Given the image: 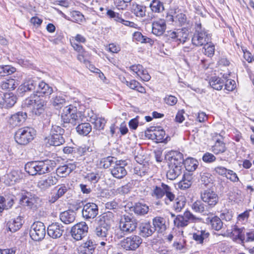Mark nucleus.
Segmentation results:
<instances>
[{"mask_svg":"<svg viewBox=\"0 0 254 254\" xmlns=\"http://www.w3.org/2000/svg\"><path fill=\"white\" fill-rule=\"evenodd\" d=\"M56 165L54 161L50 160L31 161L25 164V170L30 175H41L52 171Z\"/></svg>","mask_w":254,"mask_h":254,"instance_id":"f257e3e1","label":"nucleus"},{"mask_svg":"<svg viewBox=\"0 0 254 254\" xmlns=\"http://www.w3.org/2000/svg\"><path fill=\"white\" fill-rule=\"evenodd\" d=\"M150 193L152 197L157 199L162 198L165 195L164 201L167 205H169L175 198V194L172 188L163 183L160 185L152 186Z\"/></svg>","mask_w":254,"mask_h":254,"instance_id":"f03ea898","label":"nucleus"},{"mask_svg":"<svg viewBox=\"0 0 254 254\" xmlns=\"http://www.w3.org/2000/svg\"><path fill=\"white\" fill-rule=\"evenodd\" d=\"M84 116L81 112L77 111L76 107L69 105L65 107L62 114V119L65 123H70L73 126L83 121Z\"/></svg>","mask_w":254,"mask_h":254,"instance_id":"7ed1b4c3","label":"nucleus"},{"mask_svg":"<svg viewBox=\"0 0 254 254\" xmlns=\"http://www.w3.org/2000/svg\"><path fill=\"white\" fill-rule=\"evenodd\" d=\"M46 105L45 100L40 95L33 94L26 98L23 105L27 107H32V112L33 114L40 116L44 112Z\"/></svg>","mask_w":254,"mask_h":254,"instance_id":"20e7f679","label":"nucleus"},{"mask_svg":"<svg viewBox=\"0 0 254 254\" xmlns=\"http://www.w3.org/2000/svg\"><path fill=\"white\" fill-rule=\"evenodd\" d=\"M210 39V35L201 26L200 22L195 24V33L192 38V43L196 46H202L207 43Z\"/></svg>","mask_w":254,"mask_h":254,"instance_id":"39448f33","label":"nucleus"},{"mask_svg":"<svg viewBox=\"0 0 254 254\" xmlns=\"http://www.w3.org/2000/svg\"><path fill=\"white\" fill-rule=\"evenodd\" d=\"M35 130L29 127L18 129L15 134V141L19 144L26 145L31 142L35 135Z\"/></svg>","mask_w":254,"mask_h":254,"instance_id":"423d86ee","label":"nucleus"},{"mask_svg":"<svg viewBox=\"0 0 254 254\" xmlns=\"http://www.w3.org/2000/svg\"><path fill=\"white\" fill-rule=\"evenodd\" d=\"M64 133V129L57 125L52 127L50 134L47 138V143L50 145L59 146L65 142L63 135Z\"/></svg>","mask_w":254,"mask_h":254,"instance_id":"0eeeda50","label":"nucleus"},{"mask_svg":"<svg viewBox=\"0 0 254 254\" xmlns=\"http://www.w3.org/2000/svg\"><path fill=\"white\" fill-rule=\"evenodd\" d=\"M137 225V222L136 219L125 215L121 219L119 227L125 235H127L135 230Z\"/></svg>","mask_w":254,"mask_h":254,"instance_id":"6e6552de","label":"nucleus"},{"mask_svg":"<svg viewBox=\"0 0 254 254\" xmlns=\"http://www.w3.org/2000/svg\"><path fill=\"white\" fill-rule=\"evenodd\" d=\"M200 197L209 209L214 207L219 201L217 194L210 189L201 191L200 193Z\"/></svg>","mask_w":254,"mask_h":254,"instance_id":"1a4fd4ad","label":"nucleus"},{"mask_svg":"<svg viewBox=\"0 0 254 254\" xmlns=\"http://www.w3.org/2000/svg\"><path fill=\"white\" fill-rule=\"evenodd\" d=\"M20 201L21 204L33 209L39 205L41 201L40 199L35 194L27 191L21 193Z\"/></svg>","mask_w":254,"mask_h":254,"instance_id":"9d476101","label":"nucleus"},{"mask_svg":"<svg viewBox=\"0 0 254 254\" xmlns=\"http://www.w3.org/2000/svg\"><path fill=\"white\" fill-rule=\"evenodd\" d=\"M142 242V239L137 235H131L121 242V247L127 251L136 250Z\"/></svg>","mask_w":254,"mask_h":254,"instance_id":"9b49d317","label":"nucleus"},{"mask_svg":"<svg viewBox=\"0 0 254 254\" xmlns=\"http://www.w3.org/2000/svg\"><path fill=\"white\" fill-rule=\"evenodd\" d=\"M30 235L35 241L43 239L46 235V227L44 223L40 221L34 222L32 225Z\"/></svg>","mask_w":254,"mask_h":254,"instance_id":"f8f14e48","label":"nucleus"},{"mask_svg":"<svg viewBox=\"0 0 254 254\" xmlns=\"http://www.w3.org/2000/svg\"><path fill=\"white\" fill-rule=\"evenodd\" d=\"M169 39L173 42L184 43L188 40L189 32L186 28L178 29L175 31H170L168 32Z\"/></svg>","mask_w":254,"mask_h":254,"instance_id":"ddd939ff","label":"nucleus"},{"mask_svg":"<svg viewBox=\"0 0 254 254\" xmlns=\"http://www.w3.org/2000/svg\"><path fill=\"white\" fill-rule=\"evenodd\" d=\"M127 165L125 160H116L115 164L110 169L112 175L118 179L123 178L127 174V171L125 168Z\"/></svg>","mask_w":254,"mask_h":254,"instance_id":"4468645a","label":"nucleus"},{"mask_svg":"<svg viewBox=\"0 0 254 254\" xmlns=\"http://www.w3.org/2000/svg\"><path fill=\"white\" fill-rule=\"evenodd\" d=\"M194 232L192 234V239L195 241L196 244L203 245L210 236L209 233L205 228L195 224L193 226Z\"/></svg>","mask_w":254,"mask_h":254,"instance_id":"2eb2a0df","label":"nucleus"},{"mask_svg":"<svg viewBox=\"0 0 254 254\" xmlns=\"http://www.w3.org/2000/svg\"><path fill=\"white\" fill-rule=\"evenodd\" d=\"M88 230V225L85 222H82L76 224L72 227L71 234L74 239L79 241L87 235Z\"/></svg>","mask_w":254,"mask_h":254,"instance_id":"dca6fc26","label":"nucleus"},{"mask_svg":"<svg viewBox=\"0 0 254 254\" xmlns=\"http://www.w3.org/2000/svg\"><path fill=\"white\" fill-rule=\"evenodd\" d=\"M145 133L147 137L157 143L164 142L168 138V136H166L165 131L162 129L154 128L153 130L148 129Z\"/></svg>","mask_w":254,"mask_h":254,"instance_id":"f3484780","label":"nucleus"},{"mask_svg":"<svg viewBox=\"0 0 254 254\" xmlns=\"http://www.w3.org/2000/svg\"><path fill=\"white\" fill-rule=\"evenodd\" d=\"M227 232L233 241H239L240 244L245 246V229L244 227L239 228L237 225H234L231 230H227Z\"/></svg>","mask_w":254,"mask_h":254,"instance_id":"a211bd4d","label":"nucleus"},{"mask_svg":"<svg viewBox=\"0 0 254 254\" xmlns=\"http://www.w3.org/2000/svg\"><path fill=\"white\" fill-rule=\"evenodd\" d=\"M58 182V179L55 176L48 175L44 176L38 181V187L42 190H47Z\"/></svg>","mask_w":254,"mask_h":254,"instance_id":"6ab92c4d","label":"nucleus"},{"mask_svg":"<svg viewBox=\"0 0 254 254\" xmlns=\"http://www.w3.org/2000/svg\"><path fill=\"white\" fill-rule=\"evenodd\" d=\"M82 213L85 219H93L98 213V207L94 203H87L83 205Z\"/></svg>","mask_w":254,"mask_h":254,"instance_id":"aec40b11","label":"nucleus"},{"mask_svg":"<svg viewBox=\"0 0 254 254\" xmlns=\"http://www.w3.org/2000/svg\"><path fill=\"white\" fill-rule=\"evenodd\" d=\"M64 232L63 226L58 223L55 222L49 225L47 228L48 235L53 239L60 238Z\"/></svg>","mask_w":254,"mask_h":254,"instance_id":"412c9836","label":"nucleus"},{"mask_svg":"<svg viewBox=\"0 0 254 254\" xmlns=\"http://www.w3.org/2000/svg\"><path fill=\"white\" fill-rule=\"evenodd\" d=\"M27 117V115L26 112H18L11 116L8 120V123L12 127H15L24 123Z\"/></svg>","mask_w":254,"mask_h":254,"instance_id":"4be33fe9","label":"nucleus"},{"mask_svg":"<svg viewBox=\"0 0 254 254\" xmlns=\"http://www.w3.org/2000/svg\"><path fill=\"white\" fill-rule=\"evenodd\" d=\"M166 29V22L164 19L154 21L152 23V32L156 36L163 35Z\"/></svg>","mask_w":254,"mask_h":254,"instance_id":"5701e85b","label":"nucleus"},{"mask_svg":"<svg viewBox=\"0 0 254 254\" xmlns=\"http://www.w3.org/2000/svg\"><path fill=\"white\" fill-rule=\"evenodd\" d=\"M152 224L155 231H156L159 233H162L167 229L166 221L163 217H155L152 219Z\"/></svg>","mask_w":254,"mask_h":254,"instance_id":"b1692460","label":"nucleus"},{"mask_svg":"<svg viewBox=\"0 0 254 254\" xmlns=\"http://www.w3.org/2000/svg\"><path fill=\"white\" fill-rule=\"evenodd\" d=\"M171 155L169 159V165H175L176 166L183 167L184 164V159L183 154L178 151H172L170 153Z\"/></svg>","mask_w":254,"mask_h":254,"instance_id":"393cba45","label":"nucleus"},{"mask_svg":"<svg viewBox=\"0 0 254 254\" xmlns=\"http://www.w3.org/2000/svg\"><path fill=\"white\" fill-rule=\"evenodd\" d=\"M76 168L75 163H68L60 166L56 170V173L60 177H65Z\"/></svg>","mask_w":254,"mask_h":254,"instance_id":"a878e982","label":"nucleus"},{"mask_svg":"<svg viewBox=\"0 0 254 254\" xmlns=\"http://www.w3.org/2000/svg\"><path fill=\"white\" fill-rule=\"evenodd\" d=\"M95 247L94 242L91 240H88L79 247L78 253L79 254H92Z\"/></svg>","mask_w":254,"mask_h":254,"instance_id":"bb28decb","label":"nucleus"},{"mask_svg":"<svg viewBox=\"0 0 254 254\" xmlns=\"http://www.w3.org/2000/svg\"><path fill=\"white\" fill-rule=\"evenodd\" d=\"M53 92V88L48 84L43 81H39L36 88V94H39L41 96H49Z\"/></svg>","mask_w":254,"mask_h":254,"instance_id":"cd10ccee","label":"nucleus"},{"mask_svg":"<svg viewBox=\"0 0 254 254\" xmlns=\"http://www.w3.org/2000/svg\"><path fill=\"white\" fill-rule=\"evenodd\" d=\"M169 170L167 172L166 176L167 179L170 180H175L182 173L183 167L176 166L168 164Z\"/></svg>","mask_w":254,"mask_h":254,"instance_id":"c85d7f7f","label":"nucleus"},{"mask_svg":"<svg viewBox=\"0 0 254 254\" xmlns=\"http://www.w3.org/2000/svg\"><path fill=\"white\" fill-rule=\"evenodd\" d=\"M61 220L65 224L73 223L76 219V213L72 210H67L62 212L60 214Z\"/></svg>","mask_w":254,"mask_h":254,"instance_id":"c756f323","label":"nucleus"},{"mask_svg":"<svg viewBox=\"0 0 254 254\" xmlns=\"http://www.w3.org/2000/svg\"><path fill=\"white\" fill-rule=\"evenodd\" d=\"M154 232V229L150 222L142 223L139 226V235L142 237L151 236Z\"/></svg>","mask_w":254,"mask_h":254,"instance_id":"7c9ffc66","label":"nucleus"},{"mask_svg":"<svg viewBox=\"0 0 254 254\" xmlns=\"http://www.w3.org/2000/svg\"><path fill=\"white\" fill-rule=\"evenodd\" d=\"M20 179L18 171L13 170L4 176V183L8 186L14 185Z\"/></svg>","mask_w":254,"mask_h":254,"instance_id":"2f4dec72","label":"nucleus"},{"mask_svg":"<svg viewBox=\"0 0 254 254\" xmlns=\"http://www.w3.org/2000/svg\"><path fill=\"white\" fill-rule=\"evenodd\" d=\"M23 224V220L20 216L12 219L7 223L8 230L11 232H15L20 229Z\"/></svg>","mask_w":254,"mask_h":254,"instance_id":"473e14b6","label":"nucleus"},{"mask_svg":"<svg viewBox=\"0 0 254 254\" xmlns=\"http://www.w3.org/2000/svg\"><path fill=\"white\" fill-rule=\"evenodd\" d=\"M92 115L90 117L89 121L94 125V128L98 130L104 129L106 121L104 118L98 117L97 115L91 112Z\"/></svg>","mask_w":254,"mask_h":254,"instance_id":"72a5a7b5","label":"nucleus"},{"mask_svg":"<svg viewBox=\"0 0 254 254\" xmlns=\"http://www.w3.org/2000/svg\"><path fill=\"white\" fill-rule=\"evenodd\" d=\"M113 215L111 212L104 213L99 216L98 224L110 228Z\"/></svg>","mask_w":254,"mask_h":254,"instance_id":"f704fd0d","label":"nucleus"},{"mask_svg":"<svg viewBox=\"0 0 254 254\" xmlns=\"http://www.w3.org/2000/svg\"><path fill=\"white\" fill-rule=\"evenodd\" d=\"M39 81L37 79H29L21 85V90L22 92H27L36 89Z\"/></svg>","mask_w":254,"mask_h":254,"instance_id":"c9c22d12","label":"nucleus"},{"mask_svg":"<svg viewBox=\"0 0 254 254\" xmlns=\"http://www.w3.org/2000/svg\"><path fill=\"white\" fill-rule=\"evenodd\" d=\"M59 188L56 193L52 195L49 198V201L51 203L55 202L59 198L63 196L67 191V188L64 185L58 186Z\"/></svg>","mask_w":254,"mask_h":254,"instance_id":"e433bc0d","label":"nucleus"},{"mask_svg":"<svg viewBox=\"0 0 254 254\" xmlns=\"http://www.w3.org/2000/svg\"><path fill=\"white\" fill-rule=\"evenodd\" d=\"M191 208L195 212L200 213H203L209 209L201 199L195 201L191 205Z\"/></svg>","mask_w":254,"mask_h":254,"instance_id":"4c0bfd02","label":"nucleus"},{"mask_svg":"<svg viewBox=\"0 0 254 254\" xmlns=\"http://www.w3.org/2000/svg\"><path fill=\"white\" fill-rule=\"evenodd\" d=\"M77 132L80 135H87L92 130V127L88 123H79L76 127Z\"/></svg>","mask_w":254,"mask_h":254,"instance_id":"58836bf2","label":"nucleus"},{"mask_svg":"<svg viewBox=\"0 0 254 254\" xmlns=\"http://www.w3.org/2000/svg\"><path fill=\"white\" fill-rule=\"evenodd\" d=\"M226 149L225 143L219 139L217 140L214 145L212 146V152L216 155L224 153Z\"/></svg>","mask_w":254,"mask_h":254,"instance_id":"ea45409f","label":"nucleus"},{"mask_svg":"<svg viewBox=\"0 0 254 254\" xmlns=\"http://www.w3.org/2000/svg\"><path fill=\"white\" fill-rule=\"evenodd\" d=\"M184 165L187 171L193 172L196 169L198 165V162L195 159L188 158L184 162Z\"/></svg>","mask_w":254,"mask_h":254,"instance_id":"a19ab883","label":"nucleus"},{"mask_svg":"<svg viewBox=\"0 0 254 254\" xmlns=\"http://www.w3.org/2000/svg\"><path fill=\"white\" fill-rule=\"evenodd\" d=\"M224 84V82L220 77L217 76L212 77L209 80L210 86L217 90H221Z\"/></svg>","mask_w":254,"mask_h":254,"instance_id":"79ce46f5","label":"nucleus"},{"mask_svg":"<svg viewBox=\"0 0 254 254\" xmlns=\"http://www.w3.org/2000/svg\"><path fill=\"white\" fill-rule=\"evenodd\" d=\"M53 106L56 108H60L65 103V99L62 95H54L51 100Z\"/></svg>","mask_w":254,"mask_h":254,"instance_id":"37998d69","label":"nucleus"},{"mask_svg":"<svg viewBox=\"0 0 254 254\" xmlns=\"http://www.w3.org/2000/svg\"><path fill=\"white\" fill-rule=\"evenodd\" d=\"M17 82L14 79L9 78L1 82L0 86L4 90H13L17 86Z\"/></svg>","mask_w":254,"mask_h":254,"instance_id":"c03bdc74","label":"nucleus"},{"mask_svg":"<svg viewBox=\"0 0 254 254\" xmlns=\"http://www.w3.org/2000/svg\"><path fill=\"white\" fill-rule=\"evenodd\" d=\"M192 177L190 174H184L183 179L179 183V188L185 190L189 188L192 184Z\"/></svg>","mask_w":254,"mask_h":254,"instance_id":"a18cd8bd","label":"nucleus"},{"mask_svg":"<svg viewBox=\"0 0 254 254\" xmlns=\"http://www.w3.org/2000/svg\"><path fill=\"white\" fill-rule=\"evenodd\" d=\"M182 216L184 218V220L186 221L187 225L189 223H196L200 222L202 220L201 218L196 217L189 211H185Z\"/></svg>","mask_w":254,"mask_h":254,"instance_id":"49530a36","label":"nucleus"},{"mask_svg":"<svg viewBox=\"0 0 254 254\" xmlns=\"http://www.w3.org/2000/svg\"><path fill=\"white\" fill-rule=\"evenodd\" d=\"M110 228L109 227L98 224V226L95 230V233L98 237L104 238L107 237Z\"/></svg>","mask_w":254,"mask_h":254,"instance_id":"de8ad7c7","label":"nucleus"},{"mask_svg":"<svg viewBox=\"0 0 254 254\" xmlns=\"http://www.w3.org/2000/svg\"><path fill=\"white\" fill-rule=\"evenodd\" d=\"M16 102V97L13 95L6 94L4 95V105L7 108H11Z\"/></svg>","mask_w":254,"mask_h":254,"instance_id":"09e8293b","label":"nucleus"},{"mask_svg":"<svg viewBox=\"0 0 254 254\" xmlns=\"http://www.w3.org/2000/svg\"><path fill=\"white\" fill-rule=\"evenodd\" d=\"M148 206L140 203H136L134 206V211L136 214L144 215L148 212Z\"/></svg>","mask_w":254,"mask_h":254,"instance_id":"8fccbe9b","label":"nucleus"},{"mask_svg":"<svg viewBox=\"0 0 254 254\" xmlns=\"http://www.w3.org/2000/svg\"><path fill=\"white\" fill-rule=\"evenodd\" d=\"M200 181L202 184L205 186L212 184V175L206 172H202L200 173Z\"/></svg>","mask_w":254,"mask_h":254,"instance_id":"3c124183","label":"nucleus"},{"mask_svg":"<svg viewBox=\"0 0 254 254\" xmlns=\"http://www.w3.org/2000/svg\"><path fill=\"white\" fill-rule=\"evenodd\" d=\"M117 159L113 157L108 156L101 159L100 165L105 169H107L110 167H112L115 164V162Z\"/></svg>","mask_w":254,"mask_h":254,"instance_id":"603ef678","label":"nucleus"},{"mask_svg":"<svg viewBox=\"0 0 254 254\" xmlns=\"http://www.w3.org/2000/svg\"><path fill=\"white\" fill-rule=\"evenodd\" d=\"M150 7L154 12L159 13L164 10L163 4L159 0H153L150 4Z\"/></svg>","mask_w":254,"mask_h":254,"instance_id":"864d4df0","label":"nucleus"},{"mask_svg":"<svg viewBox=\"0 0 254 254\" xmlns=\"http://www.w3.org/2000/svg\"><path fill=\"white\" fill-rule=\"evenodd\" d=\"M16 71V68L10 65H0V75L5 76L11 74Z\"/></svg>","mask_w":254,"mask_h":254,"instance_id":"5fc2aeb1","label":"nucleus"},{"mask_svg":"<svg viewBox=\"0 0 254 254\" xmlns=\"http://www.w3.org/2000/svg\"><path fill=\"white\" fill-rule=\"evenodd\" d=\"M136 16L143 17L145 15L146 7L139 4H133L132 7Z\"/></svg>","mask_w":254,"mask_h":254,"instance_id":"6e6d98bb","label":"nucleus"},{"mask_svg":"<svg viewBox=\"0 0 254 254\" xmlns=\"http://www.w3.org/2000/svg\"><path fill=\"white\" fill-rule=\"evenodd\" d=\"M212 228L216 231L221 230L223 227V222L217 216H214L210 220Z\"/></svg>","mask_w":254,"mask_h":254,"instance_id":"4d7b16f0","label":"nucleus"},{"mask_svg":"<svg viewBox=\"0 0 254 254\" xmlns=\"http://www.w3.org/2000/svg\"><path fill=\"white\" fill-rule=\"evenodd\" d=\"M203 47V53L208 57H212L215 52V46L212 43H205Z\"/></svg>","mask_w":254,"mask_h":254,"instance_id":"13d9d810","label":"nucleus"},{"mask_svg":"<svg viewBox=\"0 0 254 254\" xmlns=\"http://www.w3.org/2000/svg\"><path fill=\"white\" fill-rule=\"evenodd\" d=\"M174 224L178 228H183L188 226L186 221L184 220V218L181 215H178L175 218Z\"/></svg>","mask_w":254,"mask_h":254,"instance_id":"bf43d9fd","label":"nucleus"},{"mask_svg":"<svg viewBox=\"0 0 254 254\" xmlns=\"http://www.w3.org/2000/svg\"><path fill=\"white\" fill-rule=\"evenodd\" d=\"M174 200L176 201L175 203L173 205L174 209L177 212H179L181 211V210L185 205V201L183 198L180 199L179 198H175Z\"/></svg>","mask_w":254,"mask_h":254,"instance_id":"052dcab7","label":"nucleus"},{"mask_svg":"<svg viewBox=\"0 0 254 254\" xmlns=\"http://www.w3.org/2000/svg\"><path fill=\"white\" fill-rule=\"evenodd\" d=\"M107 15L110 18H113L117 22H120L122 19L121 15L119 13L115 12L112 10L108 9L106 12Z\"/></svg>","mask_w":254,"mask_h":254,"instance_id":"680f3d73","label":"nucleus"},{"mask_svg":"<svg viewBox=\"0 0 254 254\" xmlns=\"http://www.w3.org/2000/svg\"><path fill=\"white\" fill-rule=\"evenodd\" d=\"M140 71L138 72L137 74V76L140 77V78L144 81H148L150 79L151 76L149 74L147 70L144 69L142 66L141 70H140Z\"/></svg>","mask_w":254,"mask_h":254,"instance_id":"e2e57ef3","label":"nucleus"},{"mask_svg":"<svg viewBox=\"0 0 254 254\" xmlns=\"http://www.w3.org/2000/svg\"><path fill=\"white\" fill-rule=\"evenodd\" d=\"M71 14L73 20L77 23L82 22L84 19L83 15L79 11H73Z\"/></svg>","mask_w":254,"mask_h":254,"instance_id":"0e129e2a","label":"nucleus"},{"mask_svg":"<svg viewBox=\"0 0 254 254\" xmlns=\"http://www.w3.org/2000/svg\"><path fill=\"white\" fill-rule=\"evenodd\" d=\"M216 159L215 156L212 153L206 152L204 154L202 157V160L206 163H212Z\"/></svg>","mask_w":254,"mask_h":254,"instance_id":"69168bd1","label":"nucleus"},{"mask_svg":"<svg viewBox=\"0 0 254 254\" xmlns=\"http://www.w3.org/2000/svg\"><path fill=\"white\" fill-rule=\"evenodd\" d=\"M164 100V102L170 106L175 105L178 101L177 98L172 95H167Z\"/></svg>","mask_w":254,"mask_h":254,"instance_id":"338daca9","label":"nucleus"},{"mask_svg":"<svg viewBox=\"0 0 254 254\" xmlns=\"http://www.w3.org/2000/svg\"><path fill=\"white\" fill-rule=\"evenodd\" d=\"M236 87L235 81L233 80L229 79L226 81L225 84V89L228 91H233Z\"/></svg>","mask_w":254,"mask_h":254,"instance_id":"774afa93","label":"nucleus"}]
</instances>
